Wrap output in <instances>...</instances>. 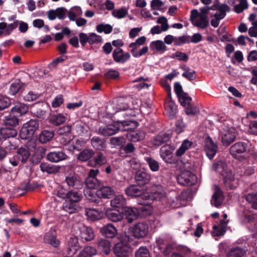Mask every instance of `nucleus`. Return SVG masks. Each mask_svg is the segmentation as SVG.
I'll return each instance as SVG.
<instances>
[{
	"label": "nucleus",
	"mask_w": 257,
	"mask_h": 257,
	"mask_svg": "<svg viewBox=\"0 0 257 257\" xmlns=\"http://www.w3.org/2000/svg\"><path fill=\"white\" fill-rule=\"evenodd\" d=\"M154 192L149 193H144L143 190L140 186L133 185L125 189V192L127 195L131 197L142 196V201L138 200V204L142 205V206L137 208L126 207L125 209V218L129 223H131L134 220H136L139 216V212L143 214L150 215L152 213V208L150 205L153 201H157L156 199H152L148 195L153 194L157 190V187Z\"/></svg>",
	"instance_id": "obj_1"
},
{
	"label": "nucleus",
	"mask_w": 257,
	"mask_h": 257,
	"mask_svg": "<svg viewBox=\"0 0 257 257\" xmlns=\"http://www.w3.org/2000/svg\"><path fill=\"white\" fill-rule=\"evenodd\" d=\"M190 192L189 190H184L180 194L174 191L167 194L163 186H158L155 193L148 196L152 199H156L161 207L167 211L184 205L183 202L189 199Z\"/></svg>",
	"instance_id": "obj_2"
},
{
	"label": "nucleus",
	"mask_w": 257,
	"mask_h": 257,
	"mask_svg": "<svg viewBox=\"0 0 257 257\" xmlns=\"http://www.w3.org/2000/svg\"><path fill=\"white\" fill-rule=\"evenodd\" d=\"M138 125V122L135 120L117 121L113 124L100 127L98 131L104 136H110L115 134L118 131H127Z\"/></svg>",
	"instance_id": "obj_3"
},
{
	"label": "nucleus",
	"mask_w": 257,
	"mask_h": 257,
	"mask_svg": "<svg viewBox=\"0 0 257 257\" xmlns=\"http://www.w3.org/2000/svg\"><path fill=\"white\" fill-rule=\"evenodd\" d=\"M129 107L127 100L123 97H119L114 100L113 104H110L107 106V110L111 114L121 110H126L123 115L126 118V120H129V118L136 116L138 113L136 111V110H137V107H134L133 108L128 109Z\"/></svg>",
	"instance_id": "obj_4"
},
{
	"label": "nucleus",
	"mask_w": 257,
	"mask_h": 257,
	"mask_svg": "<svg viewBox=\"0 0 257 257\" xmlns=\"http://www.w3.org/2000/svg\"><path fill=\"white\" fill-rule=\"evenodd\" d=\"M219 127H221L220 135L222 144L224 146H228L234 141L237 132L228 121H225L222 124H220Z\"/></svg>",
	"instance_id": "obj_5"
},
{
	"label": "nucleus",
	"mask_w": 257,
	"mask_h": 257,
	"mask_svg": "<svg viewBox=\"0 0 257 257\" xmlns=\"http://www.w3.org/2000/svg\"><path fill=\"white\" fill-rule=\"evenodd\" d=\"M130 241L129 235L124 234L121 235L119 237V241L116 243L113 248L114 254L117 257H127L130 250L129 242Z\"/></svg>",
	"instance_id": "obj_6"
},
{
	"label": "nucleus",
	"mask_w": 257,
	"mask_h": 257,
	"mask_svg": "<svg viewBox=\"0 0 257 257\" xmlns=\"http://www.w3.org/2000/svg\"><path fill=\"white\" fill-rule=\"evenodd\" d=\"M190 20L192 24L199 29H204L209 25V21L207 15L200 14L196 9L191 11Z\"/></svg>",
	"instance_id": "obj_7"
},
{
	"label": "nucleus",
	"mask_w": 257,
	"mask_h": 257,
	"mask_svg": "<svg viewBox=\"0 0 257 257\" xmlns=\"http://www.w3.org/2000/svg\"><path fill=\"white\" fill-rule=\"evenodd\" d=\"M38 127V121L35 119H31L23 124L20 133V138L22 140L30 138L34 134Z\"/></svg>",
	"instance_id": "obj_8"
},
{
	"label": "nucleus",
	"mask_w": 257,
	"mask_h": 257,
	"mask_svg": "<svg viewBox=\"0 0 257 257\" xmlns=\"http://www.w3.org/2000/svg\"><path fill=\"white\" fill-rule=\"evenodd\" d=\"M248 143L238 142L235 143L230 148V153L232 156L236 159L242 158L244 155L249 152Z\"/></svg>",
	"instance_id": "obj_9"
},
{
	"label": "nucleus",
	"mask_w": 257,
	"mask_h": 257,
	"mask_svg": "<svg viewBox=\"0 0 257 257\" xmlns=\"http://www.w3.org/2000/svg\"><path fill=\"white\" fill-rule=\"evenodd\" d=\"M125 232L129 235L130 240H132L131 236L140 238L145 237L148 232V226H125Z\"/></svg>",
	"instance_id": "obj_10"
},
{
	"label": "nucleus",
	"mask_w": 257,
	"mask_h": 257,
	"mask_svg": "<svg viewBox=\"0 0 257 257\" xmlns=\"http://www.w3.org/2000/svg\"><path fill=\"white\" fill-rule=\"evenodd\" d=\"M177 181L180 184L191 186L197 182V177L190 171H184L178 177Z\"/></svg>",
	"instance_id": "obj_11"
},
{
	"label": "nucleus",
	"mask_w": 257,
	"mask_h": 257,
	"mask_svg": "<svg viewBox=\"0 0 257 257\" xmlns=\"http://www.w3.org/2000/svg\"><path fill=\"white\" fill-rule=\"evenodd\" d=\"M174 91L182 106H186L190 102L191 98L183 91L182 87L179 82H176L174 83Z\"/></svg>",
	"instance_id": "obj_12"
},
{
	"label": "nucleus",
	"mask_w": 257,
	"mask_h": 257,
	"mask_svg": "<svg viewBox=\"0 0 257 257\" xmlns=\"http://www.w3.org/2000/svg\"><path fill=\"white\" fill-rule=\"evenodd\" d=\"M223 184L227 190L235 189L239 185V179L237 174H233L231 172L227 173L224 177Z\"/></svg>",
	"instance_id": "obj_13"
},
{
	"label": "nucleus",
	"mask_w": 257,
	"mask_h": 257,
	"mask_svg": "<svg viewBox=\"0 0 257 257\" xmlns=\"http://www.w3.org/2000/svg\"><path fill=\"white\" fill-rule=\"evenodd\" d=\"M130 53L124 52L120 48H116L112 52V58L117 63H124L130 59Z\"/></svg>",
	"instance_id": "obj_14"
},
{
	"label": "nucleus",
	"mask_w": 257,
	"mask_h": 257,
	"mask_svg": "<svg viewBox=\"0 0 257 257\" xmlns=\"http://www.w3.org/2000/svg\"><path fill=\"white\" fill-rule=\"evenodd\" d=\"M65 182L69 187L73 188L77 190L82 189L83 186V182L75 175H69L66 176Z\"/></svg>",
	"instance_id": "obj_15"
},
{
	"label": "nucleus",
	"mask_w": 257,
	"mask_h": 257,
	"mask_svg": "<svg viewBox=\"0 0 257 257\" xmlns=\"http://www.w3.org/2000/svg\"><path fill=\"white\" fill-rule=\"evenodd\" d=\"M114 194V190L110 186L104 185L103 183L96 191V195L100 198H109Z\"/></svg>",
	"instance_id": "obj_16"
},
{
	"label": "nucleus",
	"mask_w": 257,
	"mask_h": 257,
	"mask_svg": "<svg viewBox=\"0 0 257 257\" xmlns=\"http://www.w3.org/2000/svg\"><path fill=\"white\" fill-rule=\"evenodd\" d=\"M67 158V155L62 151L51 152L47 155V160L53 163H58Z\"/></svg>",
	"instance_id": "obj_17"
},
{
	"label": "nucleus",
	"mask_w": 257,
	"mask_h": 257,
	"mask_svg": "<svg viewBox=\"0 0 257 257\" xmlns=\"http://www.w3.org/2000/svg\"><path fill=\"white\" fill-rule=\"evenodd\" d=\"M205 151L207 156L212 159L216 155L217 152V146L212 139L209 138L206 143Z\"/></svg>",
	"instance_id": "obj_18"
},
{
	"label": "nucleus",
	"mask_w": 257,
	"mask_h": 257,
	"mask_svg": "<svg viewBox=\"0 0 257 257\" xmlns=\"http://www.w3.org/2000/svg\"><path fill=\"white\" fill-rule=\"evenodd\" d=\"M44 240L46 242L51 244L55 247H57L60 244V241L56 238V230L52 227L49 232H47L44 236Z\"/></svg>",
	"instance_id": "obj_19"
},
{
	"label": "nucleus",
	"mask_w": 257,
	"mask_h": 257,
	"mask_svg": "<svg viewBox=\"0 0 257 257\" xmlns=\"http://www.w3.org/2000/svg\"><path fill=\"white\" fill-rule=\"evenodd\" d=\"M161 158L167 163H172L174 160L173 152L169 146L162 147L160 151Z\"/></svg>",
	"instance_id": "obj_20"
},
{
	"label": "nucleus",
	"mask_w": 257,
	"mask_h": 257,
	"mask_svg": "<svg viewBox=\"0 0 257 257\" xmlns=\"http://www.w3.org/2000/svg\"><path fill=\"white\" fill-rule=\"evenodd\" d=\"M135 179L139 185H144L150 181L151 175L145 171L139 170L136 172Z\"/></svg>",
	"instance_id": "obj_21"
},
{
	"label": "nucleus",
	"mask_w": 257,
	"mask_h": 257,
	"mask_svg": "<svg viewBox=\"0 0 257 257\" xmlns=\"http://www.w3.org/2000/svg\"><path fill=\"white\" fill-rule=\"evenodd\" d=\"M28 106L22 103L15 104L11 109V113L17 117L25 114L28 111Z\"/></svg>",
	"instance_id": "obj_22"
},
{
	"label": "nucleus",
	"mask_w": 257,
	"mask_h": 257,
	"mask_svg": "<svg viewBox=\"0 0 257 257\" xmlns=\"http://www.w3.org/2000/svg\"><path fill=\"white\" fill-rule=\"evenodd\" d=\"M17 130L13 127H3L0 130L1 139L6 140L10 138H15L17 135Z\"/></svg>",
	"instance_id": "obj_23"
},
{
	"label": "nucleus",
	"mask_w": 257,
	"mask_h": 257,
	"mask_svg": "<svg viewBox=\"0 0 257 257\" xmlns=\"http://www.w3.org/2000/svg\"><path fill=\"white\" fill-rule=\"evenodd\" d=\"M68 245V254L70 256H72L76 253L79 248L78 238L76 236L70 237Z\"/></svg>",
	"instance_id": "obj_24"
},
{
	"label": "nucleus",
	"mask_w": 257,
	"mask_h": 257,
	"mask_svg": "<svg viewBox=\"0 0 257 257\" xmlns=\"http://www.w3.org/2000/svg\"><path fill=\"white\" fill-rule=\"evenodd\" d=\"M4 127H10L15 128L19 124V119L17 116L12 113L5 116L3 119Z\"/></svg>",
	"instance_id": "obj_25"
},
{
	"label": "nucleus",
	"mask_w": 257,
	"mask_h": 257,
	"mask_svg": "<svg viewBox=\"0 0 257 257\" xmlns=\"http://www.w3.org/2000/svg\"><path fill=\"white\" fill-rule=\"evenodd\" d=\"M250 190L252 191L249 192L247 194H245L244 196L246 200L252 205L257 202V182L250 186Z\"/></svg>",
	"instance_id": "obj_26"
},
{
	"label": "nucleus",
	"mask_w": 257,
	"mask_h": 257,
	"mask_svg": "<svg viewBox=\"0 0 257 257\" xmlns=\"http://www.w3.org/2000/svg\"><path fill=\"white\" fill-rule=\"evenodd\" d=\"M107 162L106 156L101 152H98L89 162L90 165L92 166H101Z\"/></svg>",
	"instance_id": "obj_27"
},
{
	"label": "nucleus",
	"mask_w": 257,
	"mask_h": 257,
	"mask_svg": "<svg viewBox=\"0 0 257 257\" xmlns=\"http://www.w3.org/2000/svg\"><path fill=\"white\" fill-rule=\"evenodd\" d=\"M146 133L143 131H136L131 132L126 134L127 138L131 141L137 142L144 140Z\"/></svg>",
	"instance_id": "obj_28"
},
{
	"label": "nucleus",
	"mask_w": 257,
	"mask_h": 257,
	"mask_svg": "<svg viewBox=\"0 0 257 257\" xmlns=\"http://www.w3.org/2000/svg\"><path fill=\"white\" fill-rule=\"evenodd\" d=\"M171 136L165 132H161L157 135L154 140L153 144L156 146H160L169 141Z\"/></svg>",
	"instance_id": "obj_29"
},
{
	"label": "nucleus",
	"mask_w": 257,
	"mask_h": 257,
	"mask_svg": "<svg viewBox=\"0 0 257 257\" xmlns=\"http://www.w3.org/2000/svg\"><path fill=\"white\" fill-rule=\"evenodd\" d=\"M223 200V196L221 190L217 186L215 192L214 193L211 203L212 205L218 207L221 205Z\"/></svg>",
	"instance_id": "obj_30"
},
{
	"label": "nucleus",
	"mask_w": 257,
	"mask_h": 257,
	"mask_svg": "<svg viewBox=\"0 0 257 257\" xmlns=\"http://www.w3.org/2000/svg\"><path fill=\"white\" fill-rule=\"evenodd\" d=\"M85 214L87 219L91 221H96L100 219L103 216L102 212L94 209L86 208L85 209Z\"/></svg>",
	"instance_id": "obj_31"
},
{
	"label": "nucleus",
	"mask_w": 257,
	"mask_h": 257,
	"mask_svg": "<svg viewBox=\"0 0 257 257\" xmlns=\"http://www.w3.org/2000/svg\"><path fill=\"white\" fill-rule=\"evenodd\" d=\"M80 231L81 237L86 240H91L94 238V232L90 226H81Z\"/></svg>",
	"instance_id": "obj_32"
},
{
	"label": "nucleus",
	"mask_w": 257,
	"mask_h": 257,
	"mask_svg": "<svg viewBox=\"0 0 257 257\" xmlns=\"http://www.w3.org/2000/svg\"><path fill=\"white\" fill-rule=\"evenodd\" d=\"M102 235L107 238L114 237L117 233V229L114 226H103L100 230Z\"/></svg>",
	"instance_id": "obj_33"
},
{
	"label": "nucleus",
	"mask_w": 257,
	"mask_h": 257,
	"mask_svg": "<svg viewBox=\"0 0 257 257\" xmlns=\"http://www.w3.org/2000/svg\"><path fill=\"white\" fill-rule=\"evenodd\" d=\"M82 192L79 190H72L67 193V200L78 203L82 198Z\"/></svg>",
	"instance_id": "obj_34"
},
{
	"label": "nucleus",
	"mask_w": 257,
	"mask_h": 257,
	"mask_svg": "<svg viewBox=\"0 0 257 257\" xmlns=\"http://www.w3.org/2000/svg\"><path fill=\"white\" fill-rule=\"evenodd\" d=\"M150 49L154 52L163 53L166 50L165 43L161 40L154 41L150 44Z\"/></svg>",
	"instance_id": "obj_35"
},
{
	"label": "nucleus",
	"mask_w": 257,
	"mask_h": 257,
	"mask_svg": "<svg viewBox=\"0 0 257 257\" xmlns=\"http://www.w3.org/2000/svg\"><path fill=\"white\" fill-rule=\"evenodd\" d=\"M92 146L95 149L104 150L106 148L105 141L99 137L94 136L91 139Z\"/></svg>",
	"instance_id": "obj_36"
},
{
	"label": "nucleus",
	"mask_w": 257,
	"mask_h": 257,
	"mask_svg": "<svg viewBox=\"0 0 257 257\" xmlns=\"http://www.w3.org/2000/svg\"><path fill=\"white\" fill-rule=\"evenodd\" d=\"M79 207V206L77 203L68 200H66L63 204V210L69 213H73L77 211Z\"/></svg>",
	"instance_id": "obj_37"
},
{
	"label": "nucleus",
	"mask_w": 257,
	"mask_h": 257,
	"mask_svg": "<svg viewBox=\"0 0 257 257\" xmlns=\"http://www.w3.org/2000/svg\"><path fill=\"white\" fill-rule=\"evenodd\" d=\"M126 204V200L122 195H118L111 200L110 205L116 208L123 207Z\"/></svg>",
	"instance_id": "obj_38"
},
{
	"label": "nucleus",
	"mask_w": 257,
	"mask_h": 257,
	"mask_svg": "<svg viewBox=\"0 0 257 257\" xmlns=\"http://www.w3.org/2000/svg\"><path fill=\"white\" fill-rule=\"evenodd\" d=\"M193 143L191 141L186 139L182 143L181 146L176 151V155L177 157L182 156L185 152L189 150L192 146Z\"/></svg>",
	"instance_id": "obj_39"
},
{
	"label": "nucleus",
	"mask_w": 257,
	"mask_h": 257,
	"mask_svg": "<svg viewBox=\"0 0 257 257\" xmlns=\"http://www.w3.org/2000/svg\"><path fill=\"white\" fill-rule=\"evenodd\" d=\"M102 182L97 178L93 177H87L85 180V184L88 189H95L101 185Z\"/></svg>",
	"instance_id": "obj_40"
},
{
	"label": "nucleus",
	"mask_w": 257,
	"mask_h": 257,
	"mask_svg": "<svg viewBox=\"0 0 257 257\" xmlns=\"http://www.w3.org/2000/svg\"><path fill=\"white\" fill-rule=\"evenodd\" d=\"M53 137L54 133L52 131L45 130L40 134L39 141L42 144H45L49 142Z\"/></svg>",
	"instance_id": "obj_41"
},
{
	"label": "nucleus",
	"mask_w": 257,
	"mask_h": 257,
	"mask_svg": "<svg viewBox=\"0 0 257 257\" xmlns=\"http://www.w3.org/2000/svg\"><path fill=\"white\" fill-rule=\"evenodd\" d=\"M144 160L146 162L150 170L153 172H157L160 169L159 163L150 157H145Z\"/></svg>",
	"instance_id": "obj_42"
},
{
	"label": "nucleus",
	"mask_w": 257,
	"mask_h": 257,
	"mask_svg": "<svg viewBox=\"0 0 257 257\" xmlns=\"http://www.w3.org/2000/svg\"><path fill=\"white\" fill-rule=\"evenodd\" d=\"M85 144L86 142L82 138L78 139L72 142V145L69 147L68 150L70 151H80Z\"/></svg>",
	"instance_id": "obj_43"
},
{
	"label": "nucleus",
	"mask_w": 257,
	"mask_h": 257,
	"mask_svg": "<svg viewBox=\"0 0 257 257\" xmlns=\"http://www.w3.org/2000/svg\"><path fill=\"white\" fill-rule=\"evenodd\" d=\"M108 218L112 222H116L123 218V215L117 210H110L106 213Z\"/></svg>",
	"instance_id": "obj_44"
},
{
	"label": "nucleus",
	"mask_w": 257,
	"mask_h": 257,
	"mask_svg": "<svg viewBox=\"0 0 257 257\" xmlns=\"http://www.w3.org/2000/svg\"><path fill=\"white\" fill-rule=\"evenodd\" d=\"M40 170L43 172L53 174L58 171L57 166L50 164L48 163H42L40 166Z\"/></svg>",
	"instance_id": "obj_45"
},
{
	"label": "nucleus",
	"mask_w": 257,
	"mask_h": 257,
	"mask_svg": "<svg viewBox=\"0 0 257 257\" xmlns=\"http://www.w3.org/2000/svg\"><path fill=\"white\" fill-rule=\"evenodd\" d=\"M99 249L105 254H108L111 250L110 241L104 239H101L98 242Z\"/></svg>",
	"instance_id": "obj_46"
},
{
	"label": "nucleus",
	"mask_w": 257,
	"mask_h": 257,
	"mask_svg": "<svg viewBox=\"0 0 257 257\" xmlns=\"http://www.w3.org/2000/svg\"><path fill=\"white\" fill-rule=\"evenodd\" d=\"M246 250L239 247L231 248L227 254V257H243Z\"/></svg>",
	"instance_id": "obj_47"
},
{
	"label": "nucleus",
	"mask_w": 257,
	"mask_h": 257,
	"mask_svg": "<svg viewBox=\"0 0 257 257\" xmlns=\"http://www.w3.org/2000/svg\"><path fill=\"white\" fill-rule=\"evenodd\" d=\"M30 155L29 151L24 148H20L17 151V158L22 163H25Z\"/></svg>",
	"instance_id": "obj_48"
},
{
	"label": "nucleus",
	"mask_w": 257,
	"mask_h": 257,
	"mask_svg": "<svg viewBox=\"0 0 257 257\" xmlns=\"http://www.w3.org/2000/svg\"><path fill=\"white\" fill-rule=\"evenodd\" d=\"M128 14V9L122 7L118 9H114L111 12L112 16L117 19H123Z\"/></svg>",
	"instance_id": "obj_49"
},
{
	"label": "nucleus",
	"mask_w": 257,
	"mask_h": 257,
	"mask_svg": "<svg viewBox=\"0 0 257 257\" xmlns=\"http://www.w3.org/2000/svg\"><path fill=\"white\" fill-rule=\"evenodd\" d=\"M23 83L19 79L15 80L13 82L9 89V94L11 95H15L22 88Z\"/></svg>",
	"instance_id": "obj_50"
},
{
	"label": "nucleus",
	"mask_w": 257,
	"mask_h": 257,
	"mask_svg": "<svg viewBox=\"0 0 257 257\" xmlns=\"http://www.w3.org/2000/svg\"><path fill=\"white\" fill-rule=\"evenodd\" d=\"M96 254V250L92 246H86L79 252L78 257H92Z\"/></svg>",
	"instance_id": "obj_51"
},
{
	"label": "nucleus",
	"mask_w": 257,
	"mask_h": 257,
	"mask_svg": "<svg viewBox=\"0 0 257 257\" xmlns=\"http://www.w3.org/2000/svg\"><path fill=\"white\" fill-rule=\"evenodd\" d=\"M94 155V151L91 149H86L80 153L78 159L83 162H85Z\"/></svg>",
	"instance_id": "obj_52"
},
{
	"label": "nucleus",
	"mask_w": 257,
	"mask_h": 257,
	"mask_svg": "<svg viewBox=\"0 0 257 257\" xmlns=\"http://www.w3.org/2000/svg\"><path fill=\"white\" fill-rule=\"evenodd\" d=\"M229 11V8L227 5L221 4L220 10L214 14V17L221 20L225 17L226 12Z\"/></svg>",
	"instance_id": "obj_53"
},
{
	"label": "nucleus",
	"mask_w": 257,
	"mask_h": 257,
	"mask_svg": "<svg viewBox=\"0 0 257 257\" xmlns=\"http://www.w3.org/2000/svg\"><path fill=\"white\" fill-rule=\"evenodd\" d=\"M51 121L54 125H59L66 121V117L62 113L55 114L51 116Z\"/></svg>",
	"instance_id": "obj_54"
},
{
	"label": "nucleus",
	"mask_w": 257,
	"mask_h": 257,
	"mask_svg": "<svg viewBox=\"0 0 257 257\" xmlns=\"http://www.w3.org/2000/svg\"><path fill=\"white\" fill-rule=\"evenodd\" d=\"M182 68L184 71L182 74V76L186 78L189 80H193L195 79L196 75L194 70L191 69L189 67L186 66H184Z\"/></svg>",
	"instance_id": "obj_55"
},
{
	"label": "nucleus",
	"mask_w": 257,
	"mask_h": 257,
	"mask_svg": "<svg viewBox=\"0 0 257 257\" xmlns=\"http://www.w3.org/2000/svg\"><path fill=\"white\" fill-rule=\"evenodd\" d=\"M247 0H239V3L234 6V11L236 13H240L248 8Z\"/></svg>",
	"instance_id": "obj_56"
},
{
	"label": "nucleus",
	"mask_w": 257,
	"mask_h": 257,
	"mask_svg": "<svg viewBox=\"0 0 257 257\" xmlns=\"http://www.w3.org/2000/svg\"><path fill=\"white\" fill-rule=\"evenodd\" d=\"M166 110L169 113L170 116H173L176 113L177 106L175 102L172 100L166 102L165 104Z\"/></svg>",
	"instance_id": "obj_57"
},
{
	"label": "nucleus",
	"mask_w": 257,
	"mask_h": 257,
	"mask_svg": "<svg viewBox=\"0 0 257 257\" xmlns=\"http://www.w3.org/2000/svg\"><path fill=\"white\" fill-rule=\"evenodd\" d=\"M96 30L99 33L104 32L108 34L112 32V27L109 24H100L96 26Z\"/></svg>",
	"instance_id": "obj_58"
},
{
	"label": "nucleus",
	"mask_w": 257,
	"mask_h": 257,
	"mask_svg": "<svg viewBox=\"0 0 257 257\" xmlns=\"http://www.w3.org/2000/svg\"><path fill=\"white\" fill-rule=\"evenodd\" d=\"M11 103V99L9 97L4 95H0V111L8 107Z\"/></svg>",
	"instance_id": "obj_59"
},
{
	"label": "nucleus",
	"mask_w": 257,
	"mask_h": 257,
	"mask_svg": "<svg viewBox=\"0 0 257 257\" xmlns=\"http://www.w3.org/2000/svg\"><path fill=\"white\" fill-rule=\"evenodd\" d=\"M225 232V226H213V230L211 231V233L214 236H218L223 235Z\"/></svg>",
	"instance_id": "obj_60"
},
{
	"label": "nucleus",
	"mask_w": 257,
	"mask_h": 257,
	"mask_svg": "<svg viewBox=\"0 0 257 257\" xmlns=\"http://www.w3.org/2000/svg\"><path fill=\"white\" fill-rule=\"evenodd\" d=\"M75 130L77 134L81 135L85 132H87L86 125L81 121H77L74 124Z\"/></svg>",
	"instance_id": "obj_61"
},
{
	"label": "nucleus",
	"mask_w": 257,
	"mask_h": 257,
	"mask_svg": "<svg viewBox=\"0 0 257 257\" xmlns=\"http://www.w3.org/2000/svg\"><path fill=\"white\" fill-rule=\"evenodd\" d=\"M102 41V38L94 33L89 34V44H94L100 43Z\"/></svg>",
	"instance_id": "obj_62"
},
{
	"label": "nucleus",
	"mask_w": 257,
	"mask_h": 257,
	"mask_svg": "<svg viewBox=\"0 0 257 257\" xmlns=\"http://www.w3.org/2000/svg\"><path fill=\"white\" fill-rule=\"evenodd\" d=\"M225 167L226 164L222 161H219L213 164L212 169L215 171L221 173L225 170Z\"/></svg>",
	"instance_id": "obj_63"
},
{
	"label": "nucleus",
	"mask_w": 257,
	"mask_h": 257,
	"mask_svg": "<svg viewBox=\"0 0 257 257\" xmlns=\"http://www.w3.org/2000/svg\"><path fill=\"white\" fill-rule=\"evenodd\" d=\"M136 257H150V255L146 248L140 247L136 252Z\"/></svg>",
	"instance_id": "obj_64"
}]
</instances>
